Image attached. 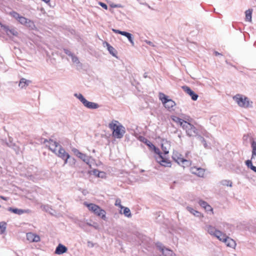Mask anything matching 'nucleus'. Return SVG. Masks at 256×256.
<instances>
[{
	"mask_svg": "<svg viewBox=\"0 0 256 256\" xmlns=\"http://www.w3.org/2000/svg\"><path fill=\"white\" fill-rule=\"evenodd\" d=\"M206 230L209 234L216 236L220 241L224 242L228 246L234 248L236 246V242L232 238L217 230L215 227L208 225L206 226Z\"/></svg>",
	"mask_w": 256,
	"mask_h": 256,
	"instance_id": "1",
	"label": "nucleus"
},
{
	"mask_svg": "<svg viewBox=\"0 0 256 256\" xmlns=\"http://www.w3.org/2000/svg\"><path fill=\"white\" fill-rule=\"evenodd\" d=\"M108 127L112 131V136L116 138H122L126 132L124 127L117 120H112Z\"/></svg>",
	"mask_w": 256,
	"mask_h": 256,
	"instance_id": "2",
	"label": "nucleus"
},
{
	"mask_svg": "<svg viewBox=\"0 0 256 256\" xmlns=\"http://www.w3.org/2000/svg\"><path fill=\"white\" fill-rule=\"evenodd\" d=\"M84 204L88 208L90 212H92L96 216L104 220L106 219V212L98 205L92 203L88 204L87 202H84Z\"/></svg>",
	"mask_w": 256,
	"mask_h": 256,
	"instance_id": "3",
	"label": "nucleus"
},
{
	"mask_svg": "<svg viewBox=\"0 0 256 256\" xmlns=\"http://www.w3.org/2000/svg\"><path fill=\"white\" fill-rule=\"evenodd\" d=\"M233 99L238 106L242 108H248L252 104L247 97L240 94H237L233 96Z\"/></svg>",
	"mask_w": 256,
	"mask_h": 256,
	"instance_id": "4",
	"label": "nucleus"
},
{
	"mask_svg": "<svg viewBox=\"0 0 256 256\" xmlns=\"http://www.w3.org/2000/svg\"><path fill=\"white\" fill-rule=\"evenodd\" d=\"M159 98L164 104V106L168 110H171L176 105L174 101L168 98V97L162 92L159 93Z\"/></svg>",
	"mask_w": 256,
	"mask_h": 256,
	"instance_id": "5",
	"label": "nucleus"
},
{
	"mask_svg": "<svg viewBox=\"0 0 256 256\" xmlns=\"http://www.w3.org/2000/svg\"><path fill=\"white\" fill-rule=\"evenodd\" d=\"M182 128L185 130L186 135L190 137L195 136L198 134L196 128L187 121L184 124Z\"/></svg>",
	"mask_w": 256,
	"mask_h": 256,
	"instance_id": "6",
	"label": "nucleus"
},
{
	"mask_svg": "<svg viewBox=\"0 0 256 256\" xmlns=\"http://www.w3.org/2000/svg\"><path fill=\"white\" fill-rule=\"evenodd\" d=\"M74 96L78 98L83 104L86 108L91 109H96L98 108V105L97 104L88 101L82 94H74Z\"/></svg>",
	"mask_w": 256,
	"mask_h": 256,
	"instance_id": "7",
	"label": "nucleus"
},
{
	"mask_svg": "<svg viewBox=\"0 0 256 256\" xmlns=\"http://www.w3.org/2000/svg\"><path fill=\"white\" fill-rule=\"evenodd\" d=\"M54 153L64 160V164H67L68 160L70 158V156L61 146H59L56 152Z\"/></svg>",
	"mask_w": 256,
	"mask_h": 256,
	"instance_id": "8",
	"label": "nucleus"
},
{
	"mask_svg": "<svg viewBox=\"0 0 256 256\" xmlns=\"http://www.w3.org/2000/svg\"><path fill=\"white\" fill-rule=\"evenodd\" d=\"M173 159L178 164H181L183 167L188 166L190 164V162L182 158L181 154L178 152H176L173 154Z\"/></svg>",
	"mask_w": 256,
	"mask_h": 256,
	"instance_id": "9",
	"label": "nucleus"
},
{
	"mask_svg": "<svg viewBox=\"0 0 256 256\" xmlns=\"http://www.w3.org/2000/svg\"><path fill=\"white\" fill-rule=\"evenodd\" d=\"M44 143L46 144V146L54 153L56 152L57 149L60 146L58 143L50 139L49 140H44Z\"/></svg>",
	"mask_w": 256,
	"mask_h": 256,
	"instance_id": "10",
	"label": "nucleus"
},
{
	"mask_svg": "<svg viewBox=\"0 0 256 256\" xmlns=\"http://www.w3.org/2000/svg\"><path fill=\"white\" fill-rule=\"evenodd\" d=\"M190 170L192 174L200 177H204V175L205 170L204 168L194 166L191 168Z\"/></svg>",
	"mask_w": 256,
	"mask_h": 256,
	"instance_id": "11",
	"label": "nucleus"
},
{
	"mask_svg": "<svg viewBox=\"0 0 256 256\" xmlns=\"http://www.w3.org/2000/svg\"><path fill=\"white\" fill-rule=\"evenodd\" d=\"M26 238L30 242H38L40 240V236L32 232L27 233Z\"/></svg>",
	"mask_w": 256,
	"mask_h": 256,
	"instance_id": "12",
	"label": "nucleus"
},
{
	"mask_svg": "<svg viewBox=\"0 0 256 256\" xmlns=\"http://www.w3.org/2000/svg\"><path fill=\"white\" fill-rule=\"evenodd\" d=\"M0 26L4 30L8 36H10V35H12L14 36H18V32L15 29H10L8 26L3 25L0 22Z\"/></svg>",
	"mask_w": 256,
	"mask_h": 256,
	"instance_id": "13",
	"label": "nucleus"
},
{
	"mask_svg": "<svg viewBox=\"0 0 256 256\" xmlns=\"http://www.w3.org/2000/svg\"><path fill=\"white\" fill-rule=\"evenodd\" d=\"M182 88L186 92L191 96L192 100H196L198 99V94H195L188 86H182Z\"/></svg>",
	"mask_w": 256,
	"mask_h": 256,
	"instance_id": "14",
	"label": "nucleus"
},
{
	"mask_svg": "<svg viewBox=\"0 0 256 256\" xmlns=\"http://www.w3.org/2000/svg\"><path fill=\"white\" fill-rule=\"evenodd\" d=\"M18 21L23 25H25L26 26L28 27H32L34 26V22L30 20H28L25 17H24L22 16H21Z\"/></svg>",
	"mask_w": 256,
	"mask_h": 256,
	"instance_id": "15",
	"label": "nucleus"
},
{
	"mask_svg": "<svg viewBox=\"0 0 256 256\" xmlns=\"http://www.w3.org/2000/svg\"><path fill=\"white\" fill-rule=\"evenodd\" d=\"M72 152L74 154L78 157V158H80L84 162H86L88 160V156L81 152H80L76 148H74L72 149Z\"/></svg>",
	"mask_w": 256,
	"mask_h": 256,
	"instance_id": "16",
	"label": "nucleus"
},
{
	"mask_svg": "<svg viewBox=\"0 0 256 256\" xmlns=\"http://www.w3.org/2000/svg\"><path fill=\"white\" fill-rule=\"evenodd\" d=\"M157 161L162 166H164L170 167L171 166V163L170 160L164 158L161 154H160L157 158Z\"/></svg>",
	"mask_w": 256,
	"mask_h": 256,
	"instance_id": "17",
	"label": "nucleus"
},
{
	"mask_svg": "<svg viewBox=\"0 0 256 256\" xmlns=\"http://www.w3.org/2000/svg\"><path fill=\"white\" fill-rule=\"evenodd\" d=\"M8 210L18 215H20L24 213H28L30 212L28 210H22L12 208H8Z\"/></svg>",
	"mask_w": 256,
	"mask_h": 256,
	"instance_id": "18",
	"label": "nucleus"
},
{
	"mask_svg": "<svg viewBox=\"0 0 256 256\" xmlns=\"http://www.w3.org/2000/svg\"><path fill=\"white\" fill-rule=\"evenodd\" d=\"M67 250V248L66 246L60 244L56 247L54 252L56 254H63L64 253L66 252Z\"/></svg>",
	"mask_w": 256,
	"mask_h": 256,
	"instance_id": "19",
	"label": "nucleus"
},
{
	"mask_svg": "<svg viewBox=\"0 0 256 256\" xmlns=\"http://www.w3.org/2000/svg\"><path fill=\"white\" fill-rule=\"evenodd\" d=\"M171 119L173 122H176L178 125L180 126L182 128L186 122V120H184L176 116H171Z\"/></svg>",
	"mask_w": 256,
	"mask_h": 256,
	"instance_id": "20",
	"label": "nucleus"
},
{
	"mask_svg": "<svg viewBox=\"0 0 256 256\" xmlns=\"http://www.w3.org/2000/svg\"><path fill=\"white\" fill-rule=\"evenodd\" d=\"M186 209L188 210V211H189L191 214H192L196 216H198V217H203L204 216L203 214L201 212L194 210V208H192L191 207L188 206L186 208Z\"/></svg>",
	"mask_w": 256,
	"mask_h": 256,
	"instance_id": "21",
	"label": "nucleus"
},
{
	"mask_svg": "<svg viewBox=\"0 0 256 256\" xmlns=\"http://www.w3.org/2000/svg\"><path fill=\"white\" fill-rule=\"evenodd\" d=\"M29 82H30V81L27 80L26 79L22 78L20 81L18 86L21 88H24L28 86Z\"/></svg>",
	"mask_w": 256,
	"mask_h": 256,
	"instance_id": "22",
	"label": "nucleus"
},
{
	"mask_svg": "<svg viewBox=\"0 0 256 256\" xmlns=\"http://www.w3.org/2000/svg\"><path fill=\"white\" fill-rule=\"evenodd\" d=\"M162 256H174V254L172 250L168 249H162Z\"/></svg>",
	"mask_w": 256,
	"mask_h": 256,
	"instance_id": "23",
	"label": "nucleus"
},
{
	"mask_svg": "<svg viewBox=\"0 0 256 256\" xmlns=\"http://www.w3.org/2000/svg\"><path fill=\"white\" fill-rule=\"evenodd\" d=\"M252 154L251 159L254 158L256 157V142L253 141L252 142Z\"/></svg>",
	"mask_w": 256,
	"mask_h": 256,
	"instance_id": "24",
	"label": "nucleus"
},
{
	"mask_svg": "<svg viewBox=\"0 0 256 256\" xmlns=\"http://www.w3.org/2000/svg\"><path fill=\"white\" fill-rule=\"evenodd\" d=\"M252 10L249 9L246 12V19L248 22L252 21Z\"/></svg>",
	"mask_w": 256,
	"mask_h": 256,
	"instance_id": "25",
	"label": "nucleus"
},
{
	"mask_svg": "<svg viewBox=\"0 0 256 256\" xmlns=\"http://www.w3.org/2000/svg\"><path fill=\"white\" fill-rule=\"evenodd\" d=\"M246 164L248 168H250L252 170L256 172V166L252 165V160H247L246 162Z\"/></svg>",
	"mask_w": 256,
	"mask_h": 256,
	"instance_id": "26",
	"label": "nucleus"
},
{
	"mask_svg": "<svg viewBox=\"0 0 256 256\" xmlns=\"http://www.w3.org/2000/svg\"><path fill=\"white\" fill-rule=\"evenodd\" d=\"M6 223L4 222H0V234H2L6 230Z\"/></svg>",
	"mask_w": 256,
	"mask_h": 256,
	"instance_id": "27",
	"label": "nucleus"
},
{
	"mask_svg": "<svg viewBox=\"0 0 256 256\" xmlns=\"http://www.w3.org/2000/svg\"><path fill=\"white\" fill-rule=\"evenodd\" d=\"M123 208H124V212L123 213L125 215V216L128 217V218L131 217L132 214L130 213V210L128 208L124 207V206Z\"/></svg>",
	"mask_w": 256,
	"mask_h": 256,
	"instance_id": "28",
	"label": "nucleus"
},
{
	"mask_svg": "<svg viewBox=\"0 0 256 256\" xmlns=\"http://www.w3.org/2000/svg\"><path fill=\"white\" fill-rule=\"evenodd\" d=\"M106 45L108 46V50L109 51V52L114 56H115V53L114 52L116 50L115 49L111 46L110 44L108 43H106Z\"/></svg>",
	"mask_w": 256,
	"mask_h": 256,
	"instance_id": "29",
	"label": "nucleus"
},
{
	"mask_svg": "<svg viewBox=\"0 0 256 256\" xmlns=\"http://www.w3.org/2000/svg\"><path fill=\"white\" fill-rule=\"evenodd\" d=\"M94 173L96 176L98 177L103 178L104 176L105 175L104 172H99L97 170H94Z\"/></svg>",
	"mask_w": 256,
	"mask_h": 256,
	"instance_id": "30",
	"label": "nucleus"
},
{
	"mask_svg": "<svg viewBox=\"0 0 256 256\" xmlns=\"http://www.w3.org/2000/svg\"><path fill=\"white\" fill-rule=\"evenodd\" d=\"M145 143L150 148H154L156 152V150H158L156 149V146L150 141L146 140Z\"/></svg>",
	"mask_w": 256,
	"mask_h": 256,
	"instance_id": "31",
	"label": "nucleus"
},
{
	"mask_svg": "<svg viewBox=\"0 0 256 256\" xmlns=\"http://www.w3.org/2000/svg\"><path fill=\"white\" fill-rule=\"evenodd\" d=\"M221 182L223 186H232V182L230 180H223Z\"/></svg>",
	"mask_w": 256,
	"mask_h": 256,
	"instance_id": "32",
	"label": "nucleus"
},
{
	"mask_svg": "<svg viewBox=\"0 0 256 256\" xmlns=\"http://www.w3.org/2000/svg\"><path fill=\"white\" fill-rule=\"evenodd\" d=\"M10 15L13 17L14 18H16V20H19V18H20V17L21 16L19 14H18V12H12L10 13Z\"/></svg>",
	"mask_w": 256,
	"mask_h": 256,
	"instance_id": "33",
	"label": "nucleus"
},
{
	"mask_svg": "<svg viewBox=\"0 0 256 256\" xmlns=\"http://www.w3.org/2000/svg\"><path fill=\"white\" fill-rule=\"evenodd\" d=\"M198 203L200 204V206L204 208L208 204L206 202L202 200H200Z\"/></svg>",
	"mask_w": 256,
	"mask_h": 256,
	"instance_id": "34",
	"label": "nucleus"
},
{
	"mask_svg": "<svg viewBox=\"0 0 256 256\" xmlns=\"http://www.w3.org/2000/svg\"><path fill=\"white\" fill-rule=\"evenodd\" d=\"M206 212H210L212 214H214L213 208L210 204H208L204 208Z\"/></svg>",
	"mask_w": 256,
	"mask_h": 256,
	"instance_id": "35",
	"label": "nucleus"
},
{
	"mask_svg": "<svg viewBox=\"0 0 256 256\" xmlns=\"http://www.w3.org/2000/svg\"><path fill=\"white\" fill-rule=\"evenodd\" d=\"M126 37L128 38V40H129L130 42L132 44V46H134V42L132 38V34H131L129 33V34L128 35V36H126Z\"/></svg>",
	"mask_w": 256,
	"mask_h": 256,
	"instance_id": "36",
	"label": "nucleus"
},
{
	"mask_svg": "<svg viewBox=\"0 0 256 256\" xmlns=\"http://www.w3.org/2000/svg\"><path fill=\"white\" fill-rule=\"evenodd\" d=\"M115 205L120 208L122 209L123 208L124 206L121 204V200L120 199L118 198L116 200Z\"/></svg>",
	"mask_w": 256,
	"mask_h": 256,
	"instance_id": "37",
	"label": "nucleus"
},
{
	"mask_svg": "<svg viewBox=\"0 0 256 256\" xmlns=\"http://www.w3.org/2000/svg\"><path fill=\"white\" fill-rule=\"evenodd\" d=\"M72 61L74 63H78L79 62L78 58L74 55H72Z\"/></svg>",
	"mask_w": 256,
	"mask_h": 256,
	"instance_id": "38",
	"label": "nucleus"
},
{
	"mask_svg": "<svg viewBox=\"0 0 256 256\" xmlns=\"http://www.w3.org/2000/svg\"><path fill=\"white\" fill-rule=\"evenodd\" d=\"M99 4L105 10H107L108 9V6L107 5L104 4V3H103L102 2H99Z\"/></svg>",
	"mask_w": 256,
	"mask_h": 256,
	"instance_id": "39",
	"label": "nucleus"
},
{
	"mask_svg": "<svg viewBox=\"0 0 256 256\" xmlns=\"http://www.w3.org/2000/svg\"><path fill=\"white\" fill-rule=\"evenodd\" d=\"M120 34L125 36H126L129 34V33L126 32L122 31V32H120Z\"/></svg>",
	"mask_w": 256,
	"mask_h": 256,
	"instance_id": "40",
	"label": "nucleus"
},
{
	"mask_svg": "<svg viewBox=\"0 0 256 256\" xmlns=\"http://www.w3.org/2000/svg\"><path fill=\"white\" fill-rule=\"evenodd\" d=\"M112 30L115 32V33H116V34H120V32H122V31H120V30H114V29H113Z\"/></svg>",
	"mask_w": 256,
	"mask_h": 256,
	"instance_id": "41",
	"label": "nucleus"
},
{
	"mask_svg": "<svg viewBox=\"0 0 256 256\" xmlns=\"http://www.w3.org/2000/svg\"><path fill=\"white\" fill-rule=\"evenodd\" d=\"M64 52L66 54H68V56H72V54L68 50H64Z\"/></svg>",
	"mask_w": 256,
	"mask_h": 256,
	"instance_id": "42",
	"label": "nucleus"
},
{
	"mask_svg": "<svg viewBox=\"0 0 256 256\" xmlns=\"http://www.w3.org/2000/svg\"><path fill=\"white\" fill-rule=\"evenodd\" d=\"M0 198L1 199L3 200H8V198H6V197H4V196H0Z\"/></svg>",
	"mask_w": 256,
	"mask_h": 256,
	"instance_id": "43",
	"label": "nucleus"
},
{
	"mask_svg": "<svg viewBox=\"0 0 256 256\" xmlns=\"http://www.w3.org/2000/svg\"><path fill=\"white\" fill-rule=\"evenodd\" d=\"M43 2H45L46 4L50 3V0H42Z\"/></svg>",
	"mask_w": 256,
	"mask_h": 256,
	"instance_id": "44",
	"label": "nucleus"
},
{
	"mask_svg": "<svg viewBox=\"0 0 256 256\" xmlns=\"http://www.w3.org/2000/svg\"><path fill=\"white\" fill-rule=\"evenodd\" d=\"M164 152L165 154H168V150H164Z\"/></svg>",
	"mask_w": 256,
	"mask_h": 256,
	"instance_id": "45",
	"label": "nucleus"
},
{
	"mask_svg": "<svg viewBox=\"0 0 256 256\" xmlns=\"http://www.w3.org/2000/svg\"><path fill=\"white\" fill-rule=\"evenodd\" d=\"M146 43L149 44H151L150 42H147Z\"/></svg>",
	"mask_w": 256,
	"mask_h": 256,
	"instance_id": "46",
	"label": "nucleus"
},
{
	"mask_svg": "<svg viewBox=\"0 0 256 256\" xmlns=\"http://www.w3.org/2000/svg\"><path fill=\"white\" fill-rule=\"evenodd\" d=\"M215 53H216V55H218V54H219V53H218V52H216Z\"/></svg>",
	"mask_w": 256,
	"mask_h": 256,
	"instance_id": "47",
	"label": "nucleus"
},
{
	"mask_svg": "<svg viewBox=\"0 0 256 256\" xmlns=\"http://www.w3.org/2000/svg\"><path fill=\"white\" fill-rule=\"evenodd\" d=\"M162 148L163 149V144L162 145Z\"/></svg>",
	"mask_w": 256,
	"mask_h": 256,
	"instance_id": "48",
	"label": "nucleus"
},
{
	"mask_svg": "<svg viewBox=\"0 0 256 256\" xmlns=\"http://www.w3.org/2000/svg\"><path fill=\"white\" fill-rule=\"evenodd\" d=\"M1 208V206L0 205V208Z\"/></svg>",
	"mask_w": 256,
	"mask_h": 256,
	"instance_id": "49",
	"label": "nucleus"
}]
</instances>
